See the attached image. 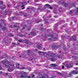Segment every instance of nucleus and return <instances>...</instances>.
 <instances>
[{"label":"nucleus","instance_id":"nucleus-29","mask_svg":"<svg viewBox=\"0 0 78 78\" xmlns=\"http://www.w3.org/2000/svg\"><path fill=\"white\" fill-rule=\"evenodd\" d=\"M19 6H16L15 7V8H16V9H19Z\"/></svg>","mask_w":78,"mask_h":78},{"label":"nucleus","instance_id":"nucleus-27","mask_svg":"<svg viewBox=\"0 0 78 78\" xmlns=\"http://www.w3.org/2000/svg\"><path fill=\"white\" fill-rule=\"evenodd\" d=\"M20 37H25L23 35H20L19 36Z\"/></svg>","mask_w":78,"mask_h":78},{"label":"nucleus","instance_id":"nucleus-6","mask_svg":"<svg viewBox=\"0 0 78 78\" xmlns=\"http://www.w3.org/2000/svg\"><path fill=\"white\" fill-rule=\"evenodd\" d=\"M71 73L73 75H75L77 74V72L76 70H73V71L71 72Z\"/></svg>","mask_w":78,"mask_h":78},{"label":"nucleus","instance_id":"nucleus-45","mask_svg":"<svg viewBox=\"0 0 78 78\" xmlns=\"http://www.w3.org/2000/svg\"><path fill=\"white\" fill-rule=\"evenodd\" d=\"M24 17H27V15H24Z\"/></svg>","mask_w":78,"mask_h":78},{"label":"nucleus","instance_id":"nucleus-56","mask_svg":"<svg viewBox=\"0 0 78 78\" xmlns=\"http://www.w3.org/2000/svg\"><path fill=\"white\" fill-rule=\"evenodd\" d=\"M36 5H39V4H36Z\"/></svg>","mask_w":78,"mask_h":78},{"label":"nucleus","instance_id":"nucleus-48","mask_svg":"<svg viewBox=\"0 0 78 78\" xmlns=\"http://www.w3.org/2000/svg\"><path fill=\"white\" fill-rule=\"evenodd\" d=\"M41 22V21H38L37 22V23H39V22Z\"/></svg>","mask_w":78,"mask_h":78},{"label":"nucleus","instance_id":"nucleus-43","mask_svg":"<svg viewBox=\"0 0 78 78\" xmlns=\"http://www.w3.org/2000/svg\"><path fill=\"white\" fill-rule=\"evenodd\" d=\"M62 69H64V66H62Z\"/></svg>","mask_w":78,"mask_h":78},{"label":"nucleus","instance_id":"nucleus-38","mask_svg":"<svg viewBox=\"0 0 78 78\" xmlns=\"http://www.w3.org/2000/svg\"><path fill=\"white\" fill-rule=\"evenodd\" d=\"M53 9V7H49V9Z\"/></svg>","mask_w":78,"mask_h":78},{"label":"nucleus","instance_id":"nucleus-49","mask_svg":"<svg viewBox=\"0 0 78 78\" xmlns=\"http://www.w3.org/2000/svg\"><path fill=\"white\" fill-rule=\"evenodd\" d=\"M34 75H33V76H32V78H33V77H34Z\"/></svg>","mask_w":78,"mask_h":78},{"label":"nucleus","instance_id":"nucleus-17","mask_svg":"<svg viewBox=\"0 0 78 78\" xmlns=\"http://www.w3.org/2000/svg\"><path fill=\"white\" fill-rule=\"evenodd\" d=\"M23 40H19L18 41V42H20V43H22V42H23Z\"/></svg>","mask_w":78,"mask_h":78},{"label":"nucleus","instance_id":"nucleus-31","mask_svg":"<svg viewBox=\"0 0 78 78\" xmlns=\"http://www.w3.org/2000/svg\"><path fill=\"white\" fill-rule=\"evenodd\" d=\"M5 8H6V7H2V8L1 7V9H5Z\"/></svg>","mask_w":78,"mask_h":78},{"label":"nucleus","instance_id":"nucleus-24","mask_svg":"<svg viewBox=\"0 0 78 78\" xmlns=\"http://www.w3.org/2000/svg\"><path fill=\"white\" fill-rule=\"evenodd\" d=\"M12 44L13 46H16V43H12Z\"/></svg>","mask_w":78,"mask_h":78},{"label":"nucleus","instance_id":"nucleus-22","mask_svg":"<svg viewBox=\"0 0 78 78\" xmlns=\"http://www.w3.org/2000/svg\"><path fill=\"white\" fill-rule=\"evenodd\" d=\"M6 27H3L2 28V30H6Z\"/></svg>","mask_w":78,"mask_h":78},{"label":"nucleus","instance_id":"nucleus-30","mask_svg":"<svg viewBox=\"0 0 78 78\" xmlns=\"http://www.w3.org/2000/svg\"><path fill=\"white\" fill-rule=\"evenodd\" d=\"M41 8H38L37 9V10H41Z\"/></svg>","mask_w":78,"mask_h":78},{"label":"nucleus","instance_id":"nucleus-42","mask_svg":"<svg viewBox=\"0 0 78 78\" xmlns=\"http://www.w3.org/2000/svg\"><path fill=\"white\" fill-rule=\"evenodd\" d=\"M14 27H15V28H17V26H16V25H14Z\"/></svg>","mask_w":78,"mask_h":78},{"label":"nucleus","instance_id":"nucleus-2","mask_svg":"<svg viewBox=\"0 0 78 78\" xmlns=\"http://www.w3.org/2000/svg\"><path fill=\"white\" fill-rule=\"evenodd\" d=\"M55 54L54 53H52L51 54L50 56L52 57V58L50 59L51 61H53L54 62L56 61V58H55V57L54 56H55Z\"/></svg>","mask_w":78,"mask_h":78},{"label":"nucleus","instance_id":"nucleus-15","mask_svg":"<svg viewBox=\"0 0 78 78\" xmlns=\"http://www.w3.org/2000/svg\"><path fill=\"white\" fill-rule=\"evenodd\" d=\"M21 70H23V69H26V70H27V69H28V68H27L24 67H21Z\"/></svg>","mask_w":78,"mask_h":78},{"label":"nucleus","instance_id":"nucleus-53","mask_svg":"<svg viewBox=\"0 0 78 78\" xmlns=\"http://www.w3.org/2000/svg\"><path fill=\"white\" fill-rule=\"evenodd\" d=\"M35 50L36 51H37V49H35Z\"/></svg>","mask_w":78,"mask_h":78},{"label":"nucleus","instance_id":"nucleus-20","mask_svg":"<svg viewBox=\"0 0 78 78\" xmlns=\"http://www.w3.org/2000/svg\"><path fill=\"white\" fill-rule=\"evenodd\" d=\"M44 6H46V8H48V6H50V5L48 4H46V5H44Z\"/></svg>","mask_w":78,"mask_h":78},{"label":"nucleus","instance_id":"nucleus-26","mask_svg":"<svg viewBox=\"0 0 78 78\" xmlns=\"http://www.w3.org/2000/svg\"><path fill=\"white\" fill-rule=\"evenodd\" d=\"M3 3L2 1H0V5H2L3 4Z\"/></svg>","mask_w":78,"mask_h":78},{"label":"nucleus","instance_id":"nucleus-64","mask_svg":"<svg viewBox=\"0 0 78 78\" xmlns=\"http://www.w3.org/2000/svg\"><path fill=\"white\" fill-rule=\"evenodd\" d=\"M68 47H69V44L68 45Z\"/></svg>","mask_w":78,"mask_h":78},{"label":"nucleus","instance_id":"nucleus-14","mask_svg":"<svg viewBox=\"0 0 78 78\" xmlns=\"http://www.w3.org/2000/svg\"><path fill=\"white\" fill-rule=\"evenodd\" d=\"M16 68L17 69L19 68V64H17L16 65Z\"/></svg>","mask_w":78,"mask_h":78},{"label":"nucleus","instance_id":"nucleus-57","mask_svg":"<svg viewBox=\"0 0 78 78\" xmlns=\"http://www.w3.org/2000/svg\"><path fill=\"white\" fill-rule=\"evenodd\" d=\"M15 18V17H14V16H13V17H12L13 19H14V18Z\"/></svg>","mask_w":78,"mask_h":78},{"label":"nucleus","instance_id":"nucleus-9","mask_svg":"<svg viewBox=\"0 0 78 78\" xmlns=\"http://www.w3.org/2000/svg\"><path fill=\"white\" fill-rule=\"evenodd\" d=\"M25 46L26 47H28V46H29V45H30V44L28 43V42H27H27H25Z\"/></svg>","mask_w":78,"mask_h":78},{"label":"nucleus","instance_id":"nucleus-35","mask_svg":"<svg viewBox=\"0 0 78 78\" xmlns=\"http://www.w3.org/2000/svg\"><path fill=\"white\" fill-rule=\"evenodd\" d=\"M20 77H21V78H23V77H25V76H23V75H22Z\"/></svg>","mask_w":78,"mask_h":78},{"label":"nucleus","instance_id":"nucleus-37","mask_svg":"<svg viewBox=\"0 0 78 78\" xmlns=\"http://www.w3.org/2000/svg\"><path fill=\"white\" fill-rule=\"evenodd\" d=\"M48 23V22H47V21H44V23H45H45Z\"/></svg>","mask_w":78,"mask_h":78},{"label":"nucleus","instance_id":"nucleus-34","mask_svg":"<svg viewBox=\"0 0 78 78\" xmlns=\"http://www.w3.org/2000/svg\"><path fill=\"white\" fill-rule=\"evenodd\" d=\"M58 74L59 75H62V74L61 73H60V72L58 73Z\"/></svg>","mask_w":78,"mask_h":78},{"label":"nucleus","instance_id":"nucleus-16","mask_svg":"<svg viewBox=\"0 0 78 78\" xmlns=\"http://www.w3.org/2000/svg\"><path fill=\"white\" fill-rule=\"evenodd\" d=\"M36 34L34 32H32L31 35L32 36H35Z\"/></svg>","mask_w":78,"mask_h":78},{"label":"nucleus","instance_id":"nucleus-8","mask_svg":"<svg viewBox=\"0 0 78 78\" xmlns=\"http://www.w3.org/2000/svg\"><path fill=\"white\" fill-rule=\"evenodd\" d=\"M27 55H29V54H31V53H33L30 50L27 51Z\"/></svg>","mask_w":78,"mask_h":78},{"label":"nucleus","instance_id":"nucleus-32","mask_svg":"<svg viewBox=\"0 0 78 78\" xmlns=\"http://www.w3.org/2000/svg\"><path fill=\"white\" fill-rule=\"evenodd\" d=\"M26 56H27L26 55H23V57L24 58H25V57H26Z\"/></svg>","mask_w":78,"mask_h":78},{"label":"nucleus","instance_id":"nucleus-21","mask_svg":"<svg viewBox=\"0 0 78 78\" xmlns=\"http://www.w3.org/2000/svg\"><path fill=\"white\" fill-rule=\"evenodd\" d=\"M25 6L24 5H22L21 6V8H22V9H25Z\"/></svg>","mask_w":78,"mask_h":78},{"label":"nucleus","instance_id":"nucleus-1","mask_svg":"<svg viewBox=\"0 0 78 78\" xmlns=\"http://www.w3.org/2000/svg\"><path fill=\"white\" fill-rule=\"evenodd\" d=\"M2 62L3 63V65L6 68H8V71L9 72H11V71H13V69H15L14 65H9L10 62L8 61L7 60L2 61Z\"/></svg>","mask_w":78,"mask_h":78},{"label":"nucleus","instance_id":"nucleus-52","mask_svg":"<svg viewBox=\"0 0 78 78\" xmlns=\"http://www.w3.org/2000/svg\"><path fill=\"white\" fill-rule=\"evenodd\" d=\"M47 55H48V56H49L50 55V54H47Z\"/></svg>","mask_w":78,"mask_h":78},{"label":"nucleus","instance_id":"nucleus-62","mask_svg":"<svg viewBox=\"0 0 78 78\" xmlns=\"http://www.w3.org/2000/svg\"><path fill=\"white\" fill-rule=\"evenodd\" d=\"M41 27H43V24L41 25Z\"/></svg>","mask_w":78,"mask_h":78},{"label":"nucleus","instance_id":"nucleus-5","mask_svg":"<svg viewBox=\"0 0 78 78\" xmlns=\"http://www.w3.org/2000/svg\"><path fill=\"white\" fill-rule=\"evenodd\" d=\"M59 3H60V4H62V5H65V6L67 5V4L65 3L62 0H61V1H60L59 2Z\"/></svg>","mask_w":78,"mask_h":78},{"label":"nucleus","instance_id":"nucleus-11","mask_svg":"<svg viewBox=\"0 0 78 78\" xmlns=\"http://www.w3.org/2000/svg\"><path fill=\"white\" fill-rule=\"evenodd\" d=\"M21 3H22V5H27V2H21Z\"/></svg>","mask_w":78,"mask_h":78},{"label":"nucleus","instance_id":"nucleus-23","mask_svg":"<svg viewBox=\"0 0 78 78\" xmlns=\"http://www.w3.org/2000/svg\"><path fill=\"white\" fill-rule=\"evenodd\" d=\"M52 39H53V38H48V41H51V40H52Z\"/></svg>","mask_w":78,"mask_h":78},{"label":"nucleus","instance_id":"nucleus-50","mask_svg":"<svg viewBox=\"0 0 78 78\" xmlns=\"http://www.w3.org/2000/svg\"><path fill=\"white\" fill-rule=\"evenodd\" d=\"M76 72H77V74H78V71H76Z\"/></svg>","mask_w":78,"mask_h":78},{"label":"nucleus","instance_id":"nucleus-44","mask_svg":"<svg viewBox=\"0 0 78 78\" xmlns=\"http://www.w3.org/2000/svg\"><path fill=\"white\" fill-rule=\"evenodd\" d=\"M77 10L76 11V12H78V8H77Z\"/></svg>","mask_w":78,"mask_h":78},{"label":"nucleus","instance_id":"nucleus-40","mask_svg":"<svg viewBox=\"0 0 78 78\" xmlns=\"http://www.w3.org/2000/svg\"><path fill=\"white\" fill-rule=\"evenodd\" d=\"M42 53V52L41 51H38V53Z\"/></svg>","mask_w":78,"mask_h":78},{"label":"nucleus","instance_id":"nucleus-63","mask_svg":"<svg viewBox=\"0 0 78 78\" xmlns=\"http://www.w3.org/2000/svg\"><path fill=\"white\" fill-rule=\"evenodd\" d=\"M48 66H51V65H49Z\"/></svg>","mask_w":78,"mask_h":78},{"label":"nucleus","instance_id":"nucleus-59","mask_svg":"<svg viewBox=\"0 0 78 78\" xmlns=\"http://www.w3.org/2000/svg\"><path fill=\"white\" fill-rule=\"evenodd\" d=\"M17 45H19V43H17Z\"/></svg>","mask_w":78,"mask_h":78},{"label":"nucleus","instance_id":"nucleus-39","mask_svg":"<svg viewBox=\"0 0 78 78\" xmlns=\"http://www.w3.org/2000/svg\"><path fill=\"white\" fill-rule=\"evenodd\" d=\"M72 12H73L72 11L70 10V14H72Z\"/></svg>","mask_w":78,"mask_h":78},{"label":"nucleus","instance_id":"nucleus-60","mask_svg":"<svg viewBox=\"0 0 78 78\" xmlns=\"http://www.w3.org/2000/svg\"><path fill=\"white\" fill-rule=\"evenodd\" d=\"M29 2H30V1H28V3H29Z\"/></svg>","mask_w":78,"mask_h":78},{"label":"nucleus","instance_id":"nucleus-13","mask_svg":"<svg viewBox=\"0 0 78 78\" xmlns=\"http://www.w3.org/2000/svg\"><path fill=\"white\" fill-rule=\"evenodd\" d=\"M44 75L45 76H43V77H42V78H45V77H48V75L47 74H44Z\"/></svg>","mask_w":78,"mask_h":78},{"label":"nucleus","instance_id":"nucleus-4","mask_svg":"<svg viewBox=\"0 0 78 78\" xmlns=\"http://www.w3.org/2000/svg\"><path fill=\"white\" fill-rule=\"evenodd\" d=\"M66 67H67V68H70V67H73V65H72V63H71L69 64H66Z\"/></svg>","mask_w":78,"mask_h":78},{"label":"nucleus","instance_id":"nucleus-41","mask_svg":"<svg viewBox=\"0 0 78 78\" xmlns=\"http://www.w3.org/2000/svg\"><path fill=\"white\" fill-rule=\"evenodd\" d=\"M55 29H58V27H55Z\"/></svg>","mask_w":78,"mask_h":78},{"label":"nucleus","instance_id":"nucleus-7","mask_svg":"<svg viewBox=\"0 0 78 78\" xmlns=\"http://www.w3.org/2000/svg\"><path fill=\"white\" fill-rule=\"evenodd\" d=\"M72 37L73 39V41H76V37L73 36H72Z\"/></svg>","mask_w":78,"mask_h":78},{"label":"nucleus","instance_id":"nucleus-19","mask_svg":"<svg viewBox=\"0 0 78 78\" xmlns=\"http://www.w3.org/2000/svg\"><path fill=\"white\" fill-rule=\"evenodd\" d=\"M41 48H42V47L41 46H37V48L39 49V50H41Z\"/></svg>","mask_w":78,"mask_h":78},{"label":"nucleus","instance_id":"nucleus-36","mask_svg":"<svg viewBox=\"0 0 78 78\" xmlns=\"http://www.w3.org/2000/svg\"><path fill=\"white\" fill-rule=\"evenodd\" d=\"M0 70H2V67L1 66V65H0Z\"/></svg>","mask_w":78,"mask_h":78},{"label":"nucleus","instance_id":"nucleus-33","mask_svg":"<svg viewBox=\"0 0 78 78\" xmlns=\"http://www.w3.org/2000/svg\"><path fill=\"white\" fill-rule=\"evenodd\" d=\"M55 18H58V16H54Z\"/></svg>","mask_w":78,"mask_h":78},{"label":"nucleus","instance_id":"nucleus-58","mask_svg":"<svg viewBox=\"0 0 78 78\" xmlns=\"http://www.w3.org/2000/svg\"><path fill=\"white\" fill-rule=\"evenodd\" d=\"M76 65H77V66H78V63H77V64H76Z\"/></svg>","mask_w":78,"mask_h":78},{"label":"nucleus","instance_id":"nucleus-47","mask_svg":"<svg viewBox=\"0 0 78 78\" xmlns=\"http://www.w3.org/2000/svg\"><path fill=\"white\" fill-rule=\"evenodd\" d=\"M10 27L11 28H12V26L11 25L10 26Z\"/></svg>","mask_w":78,"mask_h":78},{"label":"nucleus","instance_id":"nucleus-46","mask_svg":"<svg viewBox=\"0 0 78 78\" xmlns=\"http://www.w3.org/2000/svg\"><path fill=\"white\" fill-rule=\"evenodd\" d=\"M9 36H13V35H9Z\"/></svg>","mask_w":78,"mask_h":78},{"label":"nucleus","instance_id":"nucleus-61","mask_svg":"<svg viewBox=\"0 0 78 78\" xmlns=\"http://www.w3.org/2000/svg\"><path fill=\"white\" fill-rule=\"evenodd\" d=\"M25 29V27H23V28H22V29Z\"/></svg>","mask_w":78,"mask_h":78},{"label":"nucleus","instance_id":"nucleus-10","mask_svg":"<svg viewBox=\"0 0 78 78\" xmlns=\"http://www.w3.org/2000/svg\"><path fill=\"white\" fill-rule=\"evenodd\" d=\"M57 57H58V58H59V59H64V58H62V56L61 55H57Z\"/></svg>","mask_w":78,"mask_h":78},{"label":"nucleus","instance_id":"nucleus-25","mask_svg":"<svg viewBox=\"0 0 78 78\" xmlns=\"http://www.w3.org/2000/svg\"><path fill=\"white\" fill-rule=\"evenodd\" d=\"M49 36H50V37H53V35H48Z\"/></svg>","mask_w":78,"mask_h":78},{"label":"nucleus","instance_id":"nucleus-51","mask_svg":"<svg viewBox=\"0 0 78 78\" xmlns=\"http://www.w3.org/2000/svg\"><path fill=\"white\" fill-rule=\"evenodd\" d=\"M5 75H8V74L7 73H5Z\"/></svg>","mask_w":78,"mask_h":78},{"label":"nucleus","instance_id":"nucleus-12","mask_svg":"<svg viewBox=\"0 0 78 78\" xmlns=\"http://www.w3.org/2000/svg\"><path fill=\"white\" fill-rule=\"evenodd\" d=\"M68 76L69 77L72 76V72L68 74Z\"/></svg>","mask_w":78,"mask_h":78},{"label":"nucleus","instance_id":"nucleus-18","mask_svg":"<svg viewBox=\"0 0 78 78\" xmlns=\"http://www.w3.org/2000/svg\"><path fill=\"white\" fill-rule=\"evenodd\" d=\"M52 66L53 67H55L57 66V65H56L55 64H52Z\"/></svg>","mask_w":78,"mask_h":78},{"label":"nucleus","instance_id":"nucleus-54","mask_svg":"<svg viewBox=\"0 0 78 78\" xmlns=\"http://www.w3.org/2000/svg\"><path fill=\"white\" fill-rule=\"evenodd\" d=\"M28 77L29 78H30V76H28Z\"/></svg>","mask_w":78,"mask_h":78},{"label":"nucleus","instance_id":"nucleus-28","mask_svg":"<svg viewBox=\"0 0 78 78\" xmlns=\"http://www.w3.org/2000/svg\"><path fill=\"white\" fill-rule=\"evenodd\" d=\"M25 42H28V44H29V41L28 40H26Z\"/></svg>","mask_w":78,"mask_h":78},{"label":"nucleus","instance_id":"nucleus-3","mask_svg":"<svg viewBox=\"0 0 78 78\" xmlns=\"http://www.w3.org/2000/svg\"><path fill=\"white\" fill-rule=\"evenodd\" d=\"M54 12L55 14H56L57 13H58V14L59 12L61 13V12H62V9H59V10H55L54 11Z\"/></svg>","mask_w":78,"mask_h":78},{"label":"nucleus","instance_id":"nucleus-55","mask_svg":"<svg viewBox=\"0 0 78 78\" xmlns=\"http://www.w3.org/2000/svg\"><path fill=\"white\" fill-rule=\"evenodd\" d=\"M33 59H31L30 60V61H32V60H33Z\"/></svg>","mask_w":78,"mask_h":78}]
</instances>
